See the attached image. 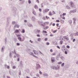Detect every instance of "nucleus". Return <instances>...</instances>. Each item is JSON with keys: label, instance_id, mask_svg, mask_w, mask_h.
Wrapping results in <instances>:
<instances>
[{"label": "nucleus", "instance_id": "nucleus-1", "mask_svg": "<svg viewBox=\"0 0 78 78\" xmlns=\"http://www.w3.org/2000/svg\"><path fill=\"white\" fill-rule=\"evenodd\" d=\"M48 23H47V22H46L45 23H43L42 22H41L40 23V25H41V26H42L43 27H45V25H48Z\"/></svg>", "mask_w": 78, "mask_h": 78}, {"label": "nucleus", "instance_id": "nucleus-2", "mask_svg": "<svg viewBox=\"0 0 78 78\" xmlns=\"http://www.w3.org/2000/svg\"><path fill=\"white\" fill-rule=\"evenodd\" d=\"M70 7H71V8H73V6H74V4H73V2L72 1H71L70 3Z\"/></svg>", "mask_w": 78, "mask_h": 78}, {"label": "nucleus", "instance_id": "nucleus-3", "mask_svg": "<svg viewBox=\"0 0 78 78\" xmlns=\"http://www.w3.org/2000/svg\"><path fill=\"white\" fill-rule=\"evenodd\" d=\"M30 55H32L34 57V58H37V57L35 55H34V54L33 53V52H30Z\"/></svg>", "mask_w": 78, "mask_h": 78}, {"label": "nucleus", "instance_id": "nucleus-4", "mask_svg": "<svg viewBox=\"0 0 78 78\" xmlns=\"http://www.w3.org/2000/svg\"><path fill=\"white\" fill-rule=\"evenodd\" d=\"M43 34L44 36H47V31H45V30H43Z\"/></svg>", "mask_w": 78, "mask_h": 78}, {"label": "nucleus", "instance_id": "nucleus-5", "mask_svg": "<svg viewBox=\"0 0 78 78\" xmlns=\"http://www.w3.org/2000/svg\"><path fill=\"white\" fill-rule=\"evenodd\" d=\"M18 39L19 40V41H20L21 42L23 41V40H22V38H21V37H18Z\"/></svg>", "mask_w": 78, "mask_h": 78}, {"label": "nucleus", "instance_id": "nucleus-6", "mask_svg": "<svg viewBox=\"0 0 78 78\" xmlns=\"http://www.w3.org/2000/svg\"><path fill=\"white\" fill-rule=\"evenodd\" d=\"M48 11H49V10L48 9H45L44 11V13H45V12H48Z\"/></svg>", "mask_w": 78, "mask_h": 78}, {"label": "nucleus", "instance_id": "nucleus-7", "mask_svg": "<svg viewBox=\"0 0 78 78\" xmlns=\"http://www.w3.org/2000/svg\"><path fill=\"white\" fill-rule=\"evenodd\" d=\"M60 58L61 59H62V60H64V59H65V58H64V56H61L60 57Z\"/></svg>", "mask_w": 78, "mask_h": 78}, {"label": "nucleus", "instance_id": "nucleus-8", "mask_svg": "<svg viewBox=\"0 0 78 78\" xmlns=\"http://www.w3.org/2000/svg\"><path fill=\"white\" fill-rule=\"evenodd\" d=\"M51 61L52 63H53V62H55V59H53L52 58H51Z\"/></svg>", "mask_w": 78, "mask_h": 78}, {"label": "nucleus", "instance_id": "nucleus-9", "mask_svg": "<svg viewBox=\"0 0 78 78\" xmlns=\"http://www.w3.org/2000/svg\"><path fill=\"white\" fill-rule=\"evenodd\" d=\"M66 9H70V6L68 5H66Z\"/></svg>", "mask_w": 78, "mask_h": 78}, {"label": "nucleus", "instance_id": "nucleus-10", "mask_svg": "<svg viewBox=\"0 0 78 78\" xmlns=\"http://www.w3.org/2000/svg\"><path fill=\"white\" fill-rule=\"evenodd\" d=\"M73 23H76V18H73Z\"/></svg>", "mask_w": 78, "mask_h": 78}, {"label": "nucleus", "instance_id": "nucleus-11", "mask_svg": "<svg viewBox=\"0 0 78 78\" xmlns=\"http://www.w3.org/2000/svg\"><path fill=\"white\" fill-rule=\"evenodd\" d=\"M15 33H19V30H15Z\"/></svg>", "mask_w": 78, "mask_h": 78}, {"label": "nucleus", "instance_id": "nucleus-12", "mask_svg": "<svg viewBox=\"0 0 78 78\" xmlns=\"http://www.w3.org/2000/svg\"><path fill=\"white\" fill-rule=\"evenodd\" d=\"M33 51H34L35 55H36L37 54V51H35V50H34Z\"/></svg>", "mask_w": 78, "mask_h": 78}, {"label": "nucleus", "instance_id": "nucleus-13", "mask_svg": "<svg viewBox=\"0 0 78 78\" xmlns=\"http://www.w3.org/2000/svg\"><path fill=\"white\" fill-rule=\"evenodd\" d=\"M53 15V14L51 13V12H49V16H51Z\"/></svg>", "mask_w": 78, "mask_h": 78}, {"label": "nucleus", "instance_id": "nucleus-14", "mask_svg": "<svg viewBox=\"0 0 78 78\" xmlns=\"http://www.w3.org/2000/svg\"><path fill=\"white\" fill-rule=\"evenodd\" d=\"M69 23L70 24H71L72 23V21L71 20H69Z\"/></svg>", "mask_w": 78, "mask_h": 78}, {"label": "nucleus", "instance_id": "nucleus-15", "mask_svg": "<svg viewBox=\"0 0 78 78\" xmlns=\"http://www.w3.org/2000/svg\"><path fill=\"white\" fill-rule=\"evenodd\" d=\"M57 31H58V30H56L53 31H52V32H53V33H56Z\"/></svg>", "mask_w": 78, "mask_h": 78}, {"label": "nucleus", "instance_id": "nucleus-16", "mask_svg": "<svg viewBox=\"0 0 78 78\" xmlns=\"http://www.w3.org/2000/svg\"><path fill=\"white\" fill-rule=\"evenodd\" d=\"M52 44H54V45H56L57 44V43L56 41L52 42Z\"/></svg>", "mask_w": 78, "mask_h": 78}, {"label": "nucleus", "instance_id": "nucleus-17", "mask_svg": "<svg viewBox=\"0 0 78 78\" xmlns=\"http://www.w3.org/2000/svg\"><path fill=\"white\" fill-rule=\"evenodd\" d=\"M60 21L62 23H63L64 22V20H60Z\"/></svg>", "mask_w": 78, "mask_h": 78}, {"label": "nucleus", "instance_id": "nucleus-18", "mask_svg": "<svg viewBox=\"0 0 78 78\" xmlns=\"http://www.w3.org/2000/svg\"><path fill=\"white\" fill-rule=\"evenodd\" d=\"M34 8L35 9H37L38 8V7L37 5H35L34 6Z\"/></svg>", "mask_w": 78, "mask_h": 78}, {"label": "nucleus", "instance_id": "nucleus-19", "mask_svg": "<svg viewBox=\"0 0 78 78\" xmlns=\"http://www.w3.org/2000/svg\"><path fill=\"white\" fill-rule=\"evenodd\" d=\"M76 12V9H75L73 10V13H75Z\"/></svg>", "mask_w": 78, "mask_h": 78}, {"label": "nucleus", "instance_id": "nucleus-20", "mask_svg": "<svg viewBox=\"0 0 78 78\" xmlns=\"http://www.w3.org/2000/svg\"><path fill=\"white\" fill-rule=\"evenodd\" d=\"M14 27H17V28H19V26H18L17 25H16Z\"/></svg>", "mask_w": 78, "mask_h": 78}, {"label": "nucleus", "instance_id": "nucleus-21", "mask_svg": "<svg viewBox=\"0 0 78 78\" xmlns=\"http://www.w3.org/2000/svg\"><path fill=\"white\" fill-rule=\"evenodd\" d=\"M48 27H44V30H45V29H48Z\"/></svg>", "mask_w": 78, "mask_h": 78}, {"label": "nucleus", "instance_id": "nucleus-22", "mask_svg": "<svg viewBox=\"0 0 78 78\" xmlns=\"http://www.w3.org/2000/svg\"><path fill=\"white\" fill-rule=\"evenodd\" d=\"M38 41H39V42H40L41 41V38H38L37 39Z\"/></svg>", "mask_w": 78, "mask_h": 78}, {"label": "nucleus", "instance_id": "nucleus-23", "mask_svg": "<svg viewBox=\"0 0 78 78\" xmlns=\"http://www.w3.org/2000/svg\"><path fill=\"white\" fill-rule=\"evenodd\" d=\"M62 42H63V41H60V44H61V45H62Z\"/></svg>", "mask_w": 78, "mask_h": 78}, {"label": "nucleus", "instance_id": "nucleus-24", "mask_svg": "<svg viewBox=\"0 0 78 78\" xmlns=\"http://www.w3.org/2000/svg\"><path fill=\"white\" fill-rule=\"evenodd\" d=\"M25 32V30L24 29H23L22 31V33H24Z\"/></svg>", "mask_w": 78, "mask_h": 78}, {"label": "nucleus", "instance_id": "nucleus-25", "mask_svg": "<svg viewBox=\"0 0 78 78\" xmlns=\"http://www.w3.org/2000/svg\"><path fill=\"white\" fill-rule=\"evenodd\" d=\"M75 36H78V32H76L75 33Z\"/></svg>", "mask_w": 78, "mask_h": 78}, {"label": "nucleus", "instance_id": "nucleus-26", "mask_svg": "<svg viewBox=\"0 0 78 78\" xmlns=\"http://www.w3.org/2000/svg\"><path fill=\"white\" fill-rule=\"evenodd\" d=\"M64 63H62L61 64V66L62 67H64Z\"/></svg>", "mask_w": 78, "mask_h": 78}, {"label": "nucleus", "instance_id": "nucleus-27", "mask_svg": "<svg viewBox=\"0 0 78 78\" xmlns=\"http://www.w3.org/2000/svg\"><path fill=\"white\" fill-rule=\"evenodd\" d=\"M69 12L70 13H73V10H71V11H70V12Z\"/></svg>", "mask_w": 78, "mask_h": 78}, {"label": "nucleus", "instance_id": "nucleus-28", "mask_svg": "<svg viewBox=\"0 0 78 78\" xmlns=\"http://www.w3.org/2000/svg\"><path fill=\"white\" fill-rule=\"evenodd\" d=\"M66 48H70V46H69V45H67L66 46Z\"/></svg>", "mask_w": 78, "mask_h": 78}, {"label": "nucleus", "instance_id": "nucleus-29", "mask_svg": "<svg viewBox=\"0 0 78 78\" xmlns=\"http://www.w3.org/2000/svg\"><path fill=\"white\" fill-rule=\"evenodd\" d=\"M66 13H64L62 14V16H66Z\"/></svg>", "mask_w": 78, "mask_h": 78}, {"label": "nucleus", "instance_id": "nucleus-30", "mask_svg": "<svg viewBox=\"0 0 78 78\" xmlns=\"http://www.w3.org/2000/svg\"><path fill=\"white\" fill-rule=\"evenodd\" d=\"M58 64H62V62H58Z\"/></svg>", "mask_w": 78, "mask_h": 78}, {"label": "nucleus", "instance_id": "nucleus-31", "mask_svg": "<svg viewBox=\"0 0 78 78\" xmlns=\"http://www.w3.org/2000/svg\"><path fill=\"white\" fill-rule=\"evenodd\" d=\"M75 41H76V39H74L73 41V42H75Z\"/></svg>", "mask_w": 78, "mask_h": 78}, {"label": "nucleus", "instance_id": "nucleus-32", "mask_svg": "<svg viewBox=\"0 0 78 78\" xmlns=\"http://www.w3.org/2000/svg\"><path fill=\"white\" fill-rule=\"evenodd\" d=\"M65 54L66 55H67V51H66L65 52Z\"/></svg>", "mask_w": 78, "mask_h": 78}, {"label": "nucleus", "instance_id": "nucleus-33", "mask_svg": "<svg viewBox=\"0 0 78 78\" xmlns=\"http://www.w3.org/2000/svg\"><path fill=\"white\" fill-rule=\"evenodd\" d=\"M55 66H52L51 68H52V69H53L54 70V69H55Z\"/></svg>", "mask_w": 78, "mask_h": 78}, {"label": "nucleus", "instance_id": "nucleus-34", "mask_svg": "<svg viewBox=\"0 0 78 78\" xmlns=\"http://www.w3.org/2000/svg\"><path fill=\"white\" fill-rule=\"evenodd\" d=\"M56 25L57 27H59V23H57L56 24Z\"/></svg>", "mask_w": 78, "mask_h": 78}, {"label": "nucleus", "instance_id": "nucleus-35", "mask_svg": "<svg viewBox=\"0 0 78 78\" xmlns=\"http://www.w3.org/2000/svg\"><path fill=\"white\" fill-rule=\"evenodd\" d=\"M66 47V46L65 45H63L62 46V49L63 48H65Z\"/></svg>", "mask_w": 78, "mask_h": 78}, {"label": "nucleus", "instance_id": "nucleus-36", "mask_svg": "<svg viewBox=\"0 0 78 78\" xmlns=\"http://www.w3.org/2000/svg\"><path fill=\"white\" fill-rule=\"evenodd\" d=\"M58 58V57H57V56H56V57H55V58H56V59H57V60H59V58Z\"/></svg>", "mask_w": 78, "mask_h": 78}, {"label": "nucleus", "instance_id": "nucleus-37", "mask_svg": "<svg viewBox=\"0 0 78 78\" xmlns=\"http://www.w3.org/2000/svg\"><path fill=\"white\" fill-rule=\"evenodd\" d=\"M50 52H51V53H52V52H53V49H51L50 50Z\"/></svg>", "mask_w": 78, "mask_h": 78}, {"label": "nucleus", "instance_id": "nucleus-38", "mask_svg": "<svg viewBox=\"0 0 78 78\" xmlns=\"http://www.w3.org/2000/svg\"><path fill=\"white\" fill-rule=\"evenodd\" d=\"M56 22H59L60 21L59 20H56Z\"/></svg>", "mask_w": 78, "mask_h": 78}, {"label": "nucleus", "instance_id": "nucleus-39", "mask_svg": "<svg viewBox=\"0 0 78 78\" xmlns=\"http://www.w3.org/2000/svg\"><path fill=\"white\" fill-rule=\"evenodd\" d=\"M67 37H66V36H65L63 37V38H64V39H67Z\"/></svg>", "mask_w": 78, "mask_h": 78}, {"label": "nucleus", "instance_id": "nucleus-40", "mask_svg": "<svg viewBox=\"0 0 78 78\" xmlns=\"http://www.w3.org/2000/svg\"><path fill=\"white\" fill-rule=\"evenodd\" d=\"M57 47L58 48H59V49H60V47H59V46H57Z\"/></svg>", "mask_w": 78, "mask_h": 78}, {"label": "nucleus", "instance_id": "nucleus-41", "mask_svg": "<svg viewBox=\"0 0 78 78\" xmlns=\"http://www.w3.org/2000/svg\"><path fill=\"white\" fill-rule=\"evenodd\" d=\"M55 23H53L52 24V26H53V27L55 26Z\"/></svg>", "mask_w": 78, "mask_h": 78}, {"label": "nucleus", "instance_id": "nucleus-42", "mask_svg": "<svg viewBox=\"0 0 78 78\" xmlns=\"http://www.w3.org/2000/svg\"><path fill=\"white\" fill-rule=\"evenodd\" d=\"M52 13H53L54 14H56V13L55 12V11H53L52 12Z\"/></svg>", "mask_w": 78, "mask_h": 78}, {"label": "nucleus", "instance_id": "nucleus-43", "mask_svg": "<svg viewBox=\"0 0 78 78\" xmlns=\"http://www.w3.org/2000/svg\"><path fill=\"white\" fill-rule=\"evenodd\" d=\"M16 44H17V45H18V46L20 45V44L19 43H17Z\"/></svg>", "mask_w": 78, "mask_h": 78}, {"label": "nucleus", "instance_id": "nucleus-44", "mask_svg": "<svg viewBox=\"0 0 78 78\" xmlns=\"http://www.w3.org/2000/svg\"><path fill=\"white\" fill-rule=\"evenodd\" d=\"M28 3L29 4L30 3H31V1H30V0L28 1Z\"/></svg>", "mask_w": 78, "mask_h": 78}, {"label": "nucleus", "instance_id": "nucleus-45", "mask_svg": "<svg viewBox=\"0 0 78 78\" xmlns=\"http://www.w3.org/2000/svg\"><path fill=\"white\" fill-rule=\"evenodd\" d=\"M17 37H19V36H20V35L19 34L16 35Z\"/></svg>", "mask_w": 78, "mask_h": 78}, {"label": "nucleus", "instance_id": "nucleus-46", "mask_svg": "<svg viewBox=\"0 0 78 78\" xmlns=\"http://www.w3.org/2000/svg\"><path fill=\"white\" fill-rule=\"evenodd\" d=\"M7 68L8 69H9V66H7Z\"/></svg>", "mask_w": 78, "mask_h": 78}, {"label": "nucleus", "instance_id": "nucleus-47", "mask_svg": "<svg viewBox=\"0 0 78 78\" xmlns=\"http://www.w3.org/2000/svg\"><path fill=\"white\" fill-rule=\"evenodd\" d=\"M62 51H63V50H65V51H66V49H64V48H62Z\"/></svg>", "mask_w": 78, "mask_h": 78}, {"label": "nucleus", "instance_id": "nucleus-48", "mask_svg": "<svg viewBox=\"0 0 78 78\" xmlns=\"http://www.w3.org/2000/svg\"><path fill=\"white\" fill-rule=\"evenodd\" d=\"M16 66H13V69H16Z\"/></svg>", "mask_w": 78, "mask_h": 78}, {"label": "nucleus", "instance_id": "nucleus-49", "mask_svg": "<svg viewBox=\"0 0 78 78\" xmlns=\"http://www.w3.org/2000/svg\"><path fill=\"white\" fill-rule=\"evenodd\" d=\"M37 37H40V35H39V34H37Z\"/></svg>", "mask_w": 78, "mask_h": 78}, {"label": "nucleus", "instance_id": "nucleus-50", "mask_svg": "<svg viewBox=\"0 0 78 78\" xmlns=\"http://www.w3.org/2000/svg\"><path fill=\"white\" fill-rule=\"evenodd\" d=\"M66 41H69V38H68V37H67V38L66 39Z\"/></svg>", "mask_w": 78, "mask_h": 78}, {"label": "nucleus", "instance_id": "nucleus-51", "mask_svg": "<svg viewBox=\"0 0 78 78\" xmlns=\"http://www.w3.org/2000/svg\"><path fill=\"white\" fill-rule=\"evenodd\" d=\"M46 45H49V43L47 42L46 43Z\"/></svg>", "mask_w": 78, "mask_h": 78}, {"label": "nucleus", "instance_id": "nucleus-52", "mask_svg": "<svg viewBox=\"0 0 78 78\" xmlns=\"http://www.w3.org/2000/svg\"><path fill=\"white\" fill-rule=\"evenodd\" d=\"M47 38H45V39H44V41H47Z\"/></svg>", "mask_w": 78, "mask_h": 78}, {"label": "nucleus", "instance_id": "nucleus-53", "mask_svg": "<svg viewBox=\"0 0 78 78\" xmlns=\"http://www.w3.org/2000/svg\"><path fill=\"white\" fill-rule=\"evenodd\" d=\"M37 31L38 33H40V30H37Z\"/></svg>", "mask_w": 78, "mask_h": 78}, {"label": "nucleus", "instance_id": "nucleus-54", "mask_svg": "<svg viewBox=\"0 0 78 78\" xmlns=\"http://www.w3.org/2000/svg\"><path fill=\"white\" fill-rule=\"evenodd\" d=\"M39 71H40L39 73H40V74H42V72H41V71L40 70H39Z\"/></svg>", "mask_w": 78, "mask_h": 78}, {"label": "nucleus", "instance_id": "nucleus-55", "mask_svg": "<svg viewBox=\"0 0 78 78\" xmlns=\"http://www.w3.org/2000/svg\"><path fill=\"white\" fill-rule=\"evenodd\" d=\"M20 60V58H18L17 60V61H19Z\"/></svg>", "mask_w": 78, "mask_h": 78}, {"label": "nucleus", "instance_id": "nucleus-56", "mask_svg": "<svg viewBox=\"0 0 78 78\" xmlns=\"http://www.w3.org/2000/svg\"><path fill=\"white\" fill-rule=\"evenodd\" d=\"M46 17L47 19H49V17H47V16H46Z\"/></svg>", "mask_w": 78, "mask_h": 78}, {"label": "nucleus", "instance_id": "nucleus-57", "mask_svg": "<svg viewBox=\"0 0 78 78\" xmlns=\"http://www.w3.org/2000/svg\"><path fill=\"white\" fill-rule=\"evenodd\" d=\"M43 20H45V17H43Z\"/></svg>", "mask_w": 78, "mask_h": 78}, {"label": "nucleus", "instance_id": "nucleus-58", "mask_svg": "<svg viewBox=\"0 0 78 78\" xmlns=\"http://www.w3.org/2000/svg\"><path fill=\"white\" fill-rule=\"evenodd\" d=\"M39 11H40L41 12V11H42V9H39Z\"/></svg>", "mask_w": 78, "mask_h": 78}, {"label": "nucleus", "instance_id": "nucleus-59", "mask_svg": "<svg viewBox=\"0 0 78 78\" xmlns=\"http://www.w3.org/2000/svg\"><path fill=\"white\" fill-rule=\"evenodd\" d=\"M50 36L51 37L53 36V35L52 34H51V35H50Z\"/></svg>", "mask_w": 78, "mask_h": 78}, {"label": "nucleus", "instance_id": "nucleus-60", "mask_svg": "<svg viewBox=\"0 0 78 78\" xmlns=\"http://www.w3.org/2000/svg\"><path fill=\"white\" fill-rule=\"evenodd\" d=\"M36 2H37V3H39V0H37Z\"/></svg>", "mask_w": 78, "mask_h": 78}, {"label": "nucleus", "instance_id": "nucleus-61", "mask_svg": "<svg viewBox=\"0 0 78 78\" xmlns=\"http://www.w3.org/2000/svg\"><path fill=\"white\" fill-rule=\"evenodd\" d=\"M76 64H78V61H77V62H76Z\"/></svg>", "mask_w": 78, "mask_h": 78}, {"label": "nucleus", "instance_id": "nucleus-62", "mask_svg": "<svg viewBox=\"0 0 78 78\" xmlns=\"http://www.w3.org/2000/svg\"><path fill=\"white\" fill-rule=\"evenodd\" d=\"M57 57V58H59V57H60V56H59L58 55H57V56H56Z\"/></svg>", "mask_w": 78, "mask_h": 78}, {"label": "nucleus", "instance_id": "nucleus-63", "mask_svg": "<svg viewBox=\"0 0 78 78\" xmlns=\"http://www.w3.org/2000/svg\"><path fill=\"white\" fill-rule=\"evenodd\" d=\"M15 23H16V22H12V24H15Z\"/></svg>", "mask_w": 78, "mask_h": 78}, {"label": "nucleus", "instance_id": "nucleus-64", "mask_svg": "<svg viewBox=\"0 0 78 78\" xmlns=\"http://www.w3.org/2000/svg\"><path fill=\"white\" fill-rule=\"evenodd\" d=\"M52 23H50V24L49 25H52Z\"/></svg>", "mask_w": 78, "mask_h": 78}]
</instances>
